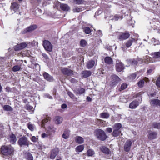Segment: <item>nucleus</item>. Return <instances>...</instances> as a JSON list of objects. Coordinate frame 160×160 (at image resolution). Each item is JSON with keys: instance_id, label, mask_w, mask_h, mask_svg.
Here are the masks:
<instances>
[{"instance_id": "f257e3e1", "label": "nucleus", "mask_w": 160, "mask_h": 160, "mask_svg": "<svg viewBox=\"0 0 160 160\" xmlns=\"http://www.w3.org/2000/svg\"><path fill=\"white\" fill-rule=\"evenodd\" d=\"M96 136L99 139L103 141L106 138V135L103 130L98 129L96 130Z\"/></svg>"}, {"instance_id": "f03ea898", "label": "nucleus", "mask_w": 160, "mask_h": 160, "mask_svg": "<svg viewBox=\"0 0 160 160\" xmlns=\"http://www.w3.org/2000/svg\"><path fill=\"white\" fill-rule=\"evenodd\" d=\"M18 144L20 146L26 145L28 146L29 143L27 138L23 136L20 138L18 141Z\"/></svg>"}, {"instance_id": "7ed1b4c3", "label": "nucleus", "mask_w": 160, "mask_h": 160, "mask_svg": "<svg viewBox=\"0 0 160 160\" xmlns=\"http://www.w3.org/2000/svg\"><path fill=\"white\" fill-rule=\"evenodd\" d=\"M0 151L1 153L4 156L10 155V148L8 146H2L1 148Z\"/></svg>"}, {"instance_id": "20e7f679", "label": "nucleus", "mask_w": 160, "mask_h": 160, "mask_svg": "<svg viewBox=\"0 0 160 160\" xmlns=\"http://www.w3.org/2000/svg\"><path fill=\"white\" fill-rule=\"evenodd\" d=\"M43 45L45 49L47 51L51 52L52 50V46L50 42L48 40H44L43 42Z\"/></svg>"}, {"instance_id": "39448f33", "label": "nucleus", "mask_w": 160, "mask_h": 160, "mask_svg": "<svg viewBox=\"0 0 160 160\" xmlns=\"http://www.w3.org/2000/svg\"><path fill=\"white\" fill-rule=\"evenodd\" d=\"M120 81V79L117 76L113 75L111 77V83L112 85L117 84Z\"/></svg>"}, {"instance_id": "423d86ee", "label": "nucleus", "mask_w": 160, "mask_h": 160, "mask_svg": "<svg viewBox=\"0 0 160 160\" xmlns=\"http://www.w3.org/2000/svg\"><path fill=\"white\" fill-rule=\"evenodd\" d=\"M151 56L153 60L152 61V62H155L159 61V58H160V52H157L152 53Z\"/></svg>"}, {"instance_id": "0eeeda50", "label": "nucleus", "mask_w": 160, "mask_h": 160, "mask_svg": "<svg viewBox=\"0 0 160 160\" xmlns=\"http://www.w3.org/2000/svg\"><path fill=\"white\" fill-rule=\"evenodd\" d=\"M28 45V43L27 42L21 43L18 44L14 47L15 51H19L26 48Z\"/></svg>"}, {"instance_id": "6e6552de", "label": "nucleus", "mask_w": 160, "mask_h": 160, "mask_svg": "<svg viewBox=\"0 0 160 160\" xmlns=\"http://www.w3.org/2000/svg\"><path fill=\"white\" fill-rule=\"evenodd\" d=\"M116 69L118 72H121L124 69L123 65L119 60L116 61Z\"/></svg>"}, {"instance_id": "1a4fd4ad", "label": "nucleus", "mask_w": 160, "mask_h": 160, "mask_svg": "<svg viewBox=\"0 0 160 160\" xmlns=\"http://www.w3.org/2000/svg\"><path fill=\"white\" fill-rule=\"evenodd\" d=\"M61 71L64 74L68 76L73 74V71L67 68H62L61 69Z\"/></svg>"}, {"instance_id": "9d476101", "label": "nucleus", "mask_w": 160, "mask_h": 160, "mask_svg": "<svg viewBox=\"0 0 160 160\" xmlns=\"http://www.w3.org/2000/svg\"><path fill=\"white\" fill-rule=\"evenodd\" d=\"M150 104L153 107L157 106L160 107V100L156 99H152L150 100Z\"/></svg>"}, {"instance_id": "9b49d317", "label": "nucleus", "mask_w": 160, "mask_h": 160, "mask_svg": "<svg viewBox=\"0 0 160 160\" xmlns=\"http://www.w3.org/2000/svg\"><path fill=\"white\" fill-rule=\"evenodd\" d=\"M130 37V34L128 33H121L118 37V39L120 41L126 40Z\"/></svg>"}, {"instance_id": "f8f14e48", "label": "nucleus", "mask_w": 160, "mask_h": 160, "mask_svg": "<svg viewBox=\"0 0 160 160\" xmlns=\"http://www.w3.org/2000/svg\"><path fill=\"white\" fill-rule=\"evenodd\" d=\"M132 144V142L130 140H128L126 141L124 146V149L125 151L128 152L129 151Z\"/></svg>"}, {"instance_id": "ddd939ff", "label": "nucleus", "mask_w": 160, "mask_h": 160, "mask_svg": "<svg viewBox=\"0 0 160 160\" xmlns=\"http://www.w3.org/2000/svg\"><path fill=\"white\" fill-rule=\"evenodd\" d=\"M73 91L75 94L77 95H80L84 93L85 92V90L84 88H76Z\"/></svg>"}, {"instance_id": "4468645a", "label": "nucleus", "mask_w": 160, "mask_h": 160, "mask_svg": "<svg viewBox=\"0 0 160 160\" xmlns=\"http://www.w3.org/2000/svg\"><path fill=\"white\" fill-rule=\"evenodd\" d=\"M56 129V128L53 126L50 125L48 127L46 131L48 133L51 135L52 133L55 132Z\"/></svg>"}, {"instance_id": "2eb2a0df", "label": "nucleus", "mask_w": 160, "mask_h": 160, "mask_svg": "<svg viewBox=\"0 0 160 160\" xmlns=\"http://www.w3.org/2000/svg\"><path fill=\"white\" fill-rule=\"evenodd\" d=\"M62 118L59 116H56L55 117L54 119V121L55 123L57 125L61 124L62 122Z\"/></svg>"}, {"instance_id": "dca6fc26", "label": "nucleus", "mask_w": 160, "mask_h": 160, "mask_svg": "<svg viewBox=\"0 0 160 160\" xmlns=\"http://www.w3.org/2000/svg\"><path fill=\"white\" fill-rule=\"evenodd\" d=\"M149 81V80L148 78H145L144 79L141 80L138 83V87L141 88H142L144 85L145 82H146Z\"/></svg>"}, {"instance_id": "f3484780", "label": "nucleus", "mask_w": 160, "mask_h": 160, "mask_svg": "<svg viewBox=\"0 0 160 160\" xmlns=\"http://www.w3.org/2000/svg\"><path fill=\"white\" fill-rule=\"evenodd\" d=\"M139 103L137 101H134L132 102L129 104V108L131 109H135L137 107Z\"/></svg>"}, {"instance_id": "a211bd4d", "label": "nucleus", "mask_w": 160, "mask_h": 160, "mask_svg": "<svg viewBox=\"0 0 160 160\" xmlns=\"http://www.w3.org/2000/svg\"><path fill=\"white\" fill-rule=\"evenodd\" d=\"M43 76L46 80L49 82H52L54 80L53 77L47 72H44Z\"/></svg>"}, {"instance_id": "6ab92c4d", "label": "nucleus", "mask_w": 160, "mask_h": 160, "mask_svg": "<svg viewBox=\"0 0 160 160\" xmlns=\"http://www.w3.org/2000/svg\"><path fill=\"white\" fill-rule=\"evenodd\" d=\"M58 151L57 149H54L51 152L50 158L52 159H53L56 156Z\"/></svg>"}, {"instance_id": "aec40b11", "label": "nucleus", "mask_w": 160, "mask_h": 160, "mask_svg": "<svg viewBox=\"0 0 160 160\" xmlns=\"http://www.w3.org/2000/svg\"><path fill=\"white\" fill-rule=\"evenodd\" d=\"M75 142L78 143H82L84 142L83 138L80 136H76L75 138Z\"/></svg>"}, {"instance_id": "412c9836", "label": "nucleus", "mask_w": 160, "mask_h": 160, "mask_svg": "<svg viewBox=\"0 0 160 160\" xmlns=\"http://www.w3.org/2000/svg\"><path fill=\"white\" fill-rule=\"evenodd\" d=\"M60 8L62 10L65 11H68L70 9L69 6L65 4H61Z\"/></svg>"}, {"instance_id": "4be33fe9", "label": "nucleus", "mask_w": 160, "mask_h": 160, "mask_svg": "<svg viewBox=\"0 0 160 160\" xmlns=\"http://www.w3.org/2000/svg\"><path fill=\"white\" fill-rule=\"evenodd\" d=\"M101 151L103 153L109 154L110 152L109 149L107 147L104 146H102L100 148Z\"/></svg>"}, {"instance_id": "5701e85b", "label": "nucleus", "mask_w": 160, "mask_h": 160, "mask_svg": "<svg viewBox=\"0 0 160 160\" xmlns=\"http://www.w3.org/2000/svg\"><path fill=\"white\" fill-rule=\"evenodd\" d=\"M95 64V61L93 60H90L87 63V67L88 69L92 68Z\"/></svg>"}, {"instance_id": "b1692460", "label": "nucleus", "mask_w": 160, "mask_h": 160, "mask_svg": "<svg viewBox=\"0 0 160 160\" xmlns=\"http://www.w3.org/2000/svg\"><path fill=\"white\" fill-rule=\"evenodd\" d=\"M82 73L83 77L87 78L91 75V72L90 71H82Z\"/></svg>"}, {"instance_id": "393cba45", "label": "nucleus", "mask_w": 160, "mask_h": 160, "mask_svg": "<svg viewBox=\"0 0 160 160\" xmlns=\"http://www.w3.org/2000/svg\"><path fill=\"white\" fill-rule=\"evenodd\" d=\"M37 28V26L36 25H31L29 27H28L26 29V30L27 32H30L33 30L36 29ZM26 32H23V33H24Z\"/></svg>"}, {"instance_id": "a878e982", "label": "nucleus", "mask_w": 160, "mask_h": 160, "mask_svg": "<svg viewBox=\"0 0 160 160\" xmlns=\"http://www.w3.org/2000/svg\"><path fill=\"white\" fill-rule=\"evenodd\" d=\"M106 63L108 64H112L113 63V60L110 57H107L104 59Z\"/></svg>"}, {"instance_id": "bb28decb", "label": "nucleus", "mask_w": 160, "mask_h": 160, "mask_svg": "<svg viewBox=\"0 0 160 160\" xmlns=\"http://www.w3.org/2000/svg\"><path fill=\"white\" fill-rule=\"evenodd\" d=\"M122 127V125L120 123L115 124L113 126V129L118 131H121L120 129Z\"/></svg>"}, {"instance_id": "cd10ccee", "label": "nucleus", "mask_w": 160, "mask_h": 160, "mask_svg": "<svg viewBox=\"0 0 160 160\" xmlns=\"http://www.w3.org/2000/svg\"><path fill=\"white\" fill-rule=\"evenodd\" d=\"M157 136L156 133L155 132H149L148 138L150 139L155 138Z\"/></svg>"}, {"instance_id": "c85d7f7f", "label": "nucleus", "mask_w": 160, "mask_h": 160, "mask_svg": "<svg viewBox=\"0 0 160 160\" xmlns=\"http://www.w3.org/2000/svg\"><path fill=\"white\" fill-rule=\"evenodd\" d=\"M16 136L13 134H11V143L14 144L17 141Z\"/></svg>"}, {"instance_id": "c756f323", "label": "nucleus", "mask_w": 160, "mask_h": 160, "mask_svg": "<svg viewBox=\"0 0 160 160\" xmlns=\"http://www.w3.org/2000/svg\"><path fill=\"white\" fill-rule=\"evenodd\" d=\"M11 9L13 10L15 12L18 8V4L16 3H12V5L11 7Z\"/></svg>"}, {"instance_id": "7c9ffc66", "label": "nucleus", "mask_w": 160, "mask_h": 160, "mask_svg": "<svg viewBox=\"0 0 160 160\" xmlns=\"http://www.w3.org/2000/svg\"><path fill=\"white\" fill-rule=\"evenodd\" d=\"M121 132V131H118L113 129L112 135L114 137H117L120 135Z\"/></svg>"}, {"instance_id": "2f4dec72", "label": "nucleus", "mask_w": 160, "mask_h": 160, "mask_svg": "<svg viewBox=\"0 0 160 160\" xmlns=\"http://www.w3.org/2000/svg\"><path fill=\"white\" fill-rule=\"evenodd\" d=\"M95 154L94 151L92 149L88 150L87 152V154L88 156H92Z\"/></svg>"}, {"instance_id": "473e14b6", "label": "nucleus", "mask_w": 160, "mask_h": 160, "mask_svg": "<svg viewBox=\"0 0 160 160\" xmlns=\"http://www.w3.org/2000/svg\"><path fill=\"white\" fill-rule=\"evenodd\" d=\"M100 117L102 118H108L109 116V114L107 112H103L101 113Z\"/></svg>"}, {"instance_id": "72a5a7b5", "label": "nucleus", "mask_w": 160, "mask_h": 160, "mask_svg": "<svg viewBox=\"0 0 160 160\" xmlns=\"http://www.w3.org/2000/svg\"><path fill=\"white\" fill-rule=\"evenodd\" d=\"M84 147L83 145H80L77 146L76 148L77 152H82L84 149Z\"/></svg>"}, {"instance_id": "f704fd0d", "label": "nucleus", "mask_w": 160, "mask_h": 160, "mask_svg": "<svg viewBox=\"0 0 160 160\" xmlns=\"http://www.w3.org/2000/svg\"><path fill=\"white\" fill-rule=\"evenodd\" d=\"M51 118L49 117H48L43 120H42V127H43L44 126L45 123H47V122L50 120Z\"/></svg>"}, {"instance_id": "c9c22d12", "label": "nucleus", "mask_w": 160, "mask_h": 160, "mask_svg": "<svg viewBox=\"0 0 160 160\" xmlns=\"http://www.w3.org/2000/svg\"><path fill=\"white\" fill-rule=\"evenodd\" d=\"M69 134V131H66L64 132L63 135L62 137L65 139L68 138Z\"/></svg>"}, {"instance_id": "e433bc0d", "label": "nucleus", "mask_w": 160, "mask_h": 160, "mask_svg": "<svg viewBox=\"0 0 160 160\" xmlns=\"http://www.w3.org/2000/svg\"><path fill=\"white\" fill-rule=\"evenodd\" d=\"M145 62H152V61L153 60L152 57L151 58H150L148 56H146L145 58Z\"/></svg>"}, {"instance_id": "4c0bfd02", "label": "nucleus", "mask_w": 160, "mask_h": 160, "mask_svg": "<svg viewBox=\"0 0 160 160\" xmlns=\"http://www.w3.org/2000/svg\"><path fill=\"white\" fill-rule=\"evenodd\" d=\"M134 39L129 40H128L126 43V45L127 48H129L132 44Z\"/></svg>"}, {"instance_id": "58836bf2", "label": "nucleus", "mask_w": 160, "mask_h": 160, "mask_svg": "<svg viewBox=\"0 0 160 160\" xmlns=\"http://www.w3.org/2000/svg\"><path fill=\"white\" fill-rule=\"evenodd\" d=\"M73 11L75 12H78L82 11V9L78 7H75L73 9Z\"/></svg>"}, {"instance_id": "ea45409f", "label": "nucleus", "mask_w": 160, "mask_h": 160, "mask_svg": "<svg viewBox=\"0 0 160 160\" xmlns=\"http://www.w3.org/2000/svg\"><path fill=\"white\" fill-rule=\"evenodd\" d=\"M68 95L72 99H75V100H77V98L75 97L74 95L72 92H68Z\"/></svg>"}, {"instance_id": "a19ab883", "label": "nucleus", "mask_w": 160, "mask_h": 160, "mask_svg": "<svg viewBox=\"0 0 160 160\" xmlns=\"http://www.w3.org/2000/svg\"><path fill=\"white\" fill-rule=\"evenodd\" d=\"M152 126L154 128H160V123L154 122Z\"/></svg>"}, {"instance_id": "79ce46f5", "label": "nucleus", "mask_w": 160, "mask_h": 160, "mask_svg": "<svg viewBox=\"0 0 160 160\" xmlns=\"http://www.w3.org/2000/svg\"><path fill=\"white\" fill-rule=\"evenodd\" d=\"M120 101L123 102H128V100L124 96H121L120 97Z\"/></svg>"}, {"instance_id": "37998d69", "label": "nucleus", "mask_w": 160, "mask_h": 160, "mask_svg": "<svg viewBox=\"0 0 160 160\" xmlns=\"http://www.w3.org/2000/svg\"><path fill=\"white\" fill-rule=\"evenodd\" d=\"M20 69V67L18 65H16L14 66L12 68V70L14 72L18 71Z\"/></svg>"}, {"instance_id": "c03bdc74", "label": "nucleus", "mask_w": 160, "mask_h": 160, "mask_svg": "<svg viewBox=\"0 0 160 160\" xmlns=\"http://www.w3.org/2000/svg\"><path fill=\"white\" fill-rule=\"evenodd\" d=\"M84 31L85 33L87 34H89L91 32L90 29L88 27H86L85 28Z\"/></svg>"}, {"instance_id": "a18cd8bd", "label": "nucleus", "mask_w": 160, "mask_h": 160, "mask_svg": "<svg viewBox=\"0 0 160 160\" xmlns=\"http://www.w3.org/2000/svg\"><path fill=\"white\" fill-rule=\"evenodd\" d=\"M26 158L28 160H33V157L32 155L30 153H27Z\"/></svg>"}, {"instance_id": "49530a36", "label": "nucleus", "mask_w": 160, "mask_h": 160, "mask_svg": "<svg viewBox=\"0 0 160 160\" xmlns=\"http://www.w3.org/2000/svg\"><path fill=\"white\" fill-rule=\"evenodd\" d=\"M127 85L126 83L122 84L121 86L120 89H119L120 91L124 90L127 87Z\"/></svg>"}, {"instance_id": "de8ad7c7", "label": "nucleus", "mask_w": 160, "mask_h": 160, "mask_svg": "<svg viewBox=\"0 0 160 160\" xmlns=\"http://www.w3.org/2000/svg\"><path fill=\"white\" fill-rule=\"evenodd\" d=\"M80 44L82 46L84 47L86 45L87 42L85 40L82 39L80 41Z\"/></svg>"}, {"instance_id": "09e8293b", "label": "nucleus", "mask_w": 160, "mask_h": 160, "mask_svg": "<svg viewBox=\"0 0 160 160\" xmlns=\"http://www.w3.org/2000/svg\"><path fill=\"white\" fill-rule=\"evenodd\" d=\"M3 108L4 110L9 111L10 110V106L8 105H5L4 106Z\"/></svg>"}, {"instance_id": "8fccbe9b", "label": "nucleus", "mask_w": 160, "mask_h": 160, "mask_svg": "<svg viewBox=\"0 0 160 160\" xmlns=\"http://www.w3.org/2000/svg\"><path fill=\"white\" fill-rule=\"evenodd\" d=\"M28 128L29 130H31V131H33L34 129V127L33 125L32 124H28Z\"/></svg>"}, {"instance_id": "3c124183", "label": "nucleus", "mask_w": 160, "mask_h": 160, "mask_svg": "<svg viewBox=\"0 0 160 160\" xmlns=\"http://www.w3.org/2000/svg\"><path fill=\"white\" fill-rule=\"evenodd\" d=\"M50 135V134H49L47 132V131L46 133H43L41 135V136L42 138H45L48 137Z\"/></svg>"}, {"instance_id": "603ef678", "label": "nucleus", "mask_w": 160, "mask_h": 160, "mask_svg": "<svg viewBox=\"0 0 160 160\" xmlns=\"http://www.w3.org/2000/svg\"><path fill=\"white\" fill-rule=\"evenodd\" d=\"M136 74L135 73H133L131 74L129 77L130 79L132 80L136 78Z\"/></svg>"}, {"instance_id": "864d4df0", "label": "nucleus", "mask_w": 160, "mask_h": 160, "mask_svg": "<svg viewBox=\"0 0 160 160\" xmlns=\"http://www.w3.org/2000/svg\"><path fill=\"white\" fill-rule=\"evenodd\" d=\"M74 2L78 4H80L83 2L82 0H74Z\"/></svg>"}, {"instance_id": "5fc2aeb1", "label": "nucleus", "mask_w": 160, "mask_h": 160, "mask_svg": "<svg viewBox=\"0 0 160 160\" xmlns=\"http://www.w3.org/2000/svg\"><path fill=\"white\" fill-rule=\"evenodd\" d=\"M156 85L158 87L160 88V77H159L157 78Z\"/></svg>"}, {"instance_id": "6e6d98bb", "label": "nucleus", "mask_w": 160, "mask_h": 160, "mask_svg": "<svg viewBox=\"0 0 160 160\" xmlns=\"http://www.w3.org/2000/svg\"><path fill=\"white\" fill-rule=\"evenodd\" d=\"M38 138L35 136H32L31 138V140L34 142H36L38 141Z\"/></svg>"}, {"instance_id": "4d7b16f0", "label": "nucleus", "mask_w": 160, "mask_h": 160, "mask_svg": "<svg viewBox=\"0 0 160 160\" xmlns=\"http://www.w3.org/2000/svg\"><path fill=\"white\" fill-rule=\"evenodd\" d=\"M106 131L107 133H111L112 131V129L111 128H108L106 129Z\"/></svg>"}, {"instance_id": "13d9d810", "label": "nucleus", "mask_w": 160, "mask_h": 160, "mask_svg": "<svg viewBox=\"0 0 160 160\" xmlns=\"http://www.w3.org/2000/svg\"><path fill=\"white\" fill-rule=\"evenodd\" d=\"M154 69V68L153 69H148L147 72V74H150L152 72V71Z\"/></svg>"}, {"instance_id": "bf43d9fd", "label": "nucleus", "mask_w": 160, "mask_h": 160, "mask_svg": "<svg viewBox=\"0 0 160 160\" xmlns=\"http://www.w3.org/2000/svg\"><path fill=\"white\" fill-rule=\"evenodd\" d=\"M26 108L27 109H29V110H32L33 109V107L31 106H30V105H28L27 106Z\"/></svg>"}, {"instance_id": "052dcab7", "label": "nucleus", "mask_w": 160, "mask_h": 160, "mask_svg": "<svg viewBox=\"0 0 160 160\" xmlns=\"http://www.w3.org/2000/svg\"><path fill=\"white\" fill-rule=\"evenodd\" d=\"M132 65H136L137 64V62L135 60L132 61Z\"/></svg>"}, {"instance_id": "680f3d73", "label": "nucleus", "mask_w": 160, "mask_h": 160, "mask_svg": "<svg viewBox=\"0 0 160 160\" xmlns=\"http://www.w3.org/2000/svg\"><path fill=\"white\" fill-rule=\"evenodd\" d=\"M119 18V17L118 15H115L114 17V18L112 19L115 20V21H117L118 20V19Z\"/></svg>"}, {"instance_id": "e2e57ef3", "label": "nucleus", "mask_w": 160, "mask_h": 160, "mask_svg": "<svg viewBox=\"0 0 160 160\" xmlns=\"http://www.w3.org/2000/svg\"><path fill=\"white\" fill-rule=\"evenodd\" d=\"M71 82L72 83H76L77 82V80L74 78H72L70 80Z\"/></svg>"}, {"instance_id": "0e129e2a", "label": "nucleus", "mask_w": 160, "mask_h": 160, "mask_svg": "<svg viewBox=\"0 0 160 160\" xmlns=\"http://www.w3.org/2000/svg\"><path fill=\"white\" fill-rule=\"evenodd\" d=\"M87 100L88 102H91L92 100V99L90 97L88 96L87 97Z\"/></svg>"}, {"instance_id": "69168bd1", "label": "nucleus", "mask_w": 160, "mask_h": 160, "mask_svg": "<svg viewBox=\"0 0 160 160\" xmlns=\"http://www.w3.org/2000/svg\"><path fill=\"white\" fill-rule=\"evenodd\" d=\"M62 108L64 109L67 108V105L66 104H63L61 106Z\"/></svg>"}, {"instance_id": "338daca9", "label": "nucleus", "mask_w": 160, "mask_h": 160, "mask_svg": "<svg viewBox=\"0 0 160 160\" xmlns=\"http://www.w3.org/2000/svg\"><path fill=\"white\" fill-rule=\"evenodd\" d=\"M97 120H98V122L99 123H103V122H105L103 120L100 119H98Z\"/></svg>"}, {"instance_id": "774afa93", "label": "nucleus", "mask_w": 160, "mask_h": 160, "mask_svg": "<svg viewBox=\"0 0 160 160\" xmlns=\"http://www.w3.org/2000/svg\"><path fill=\"white\" fill-rule=\"evenodd\" d=\"M121 48H122V50L123 51H124L125 50H126L127 49L124 46H123V47H122Z\"/></svg>"}]
</instances>
